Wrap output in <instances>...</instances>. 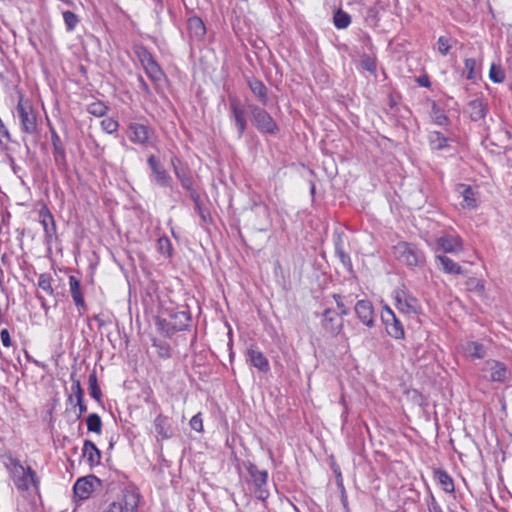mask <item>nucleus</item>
I'll use <instances>...</instances> for the list:
<instances>
[{"mask_svg": "<svg viewBox=\"0 0 512 512\" xmlns=\"http://www.w3.org/2000/svg\"><path fill=\"white\" fill-rule=\"evenodd\" d=\"M245 467L254 485V493L259 500L265 501L269 497L268 471L260 470L254 463L247 462Z\"/></svg>", "mask_w": 512, "mask_h": 512, "instance_id": "20e7f679", "label": "nucleus"}, {"mask_svg": "<svg viewBox=\"0 0 512 512\" xmlns=\"http://www.w3.org/2000/svg\"><path fill=\"white\" fill-rule=\"evenodd\" d=\"M5 467L8 470L13 482L15 481V479L20 477V475H22L26 471V467H24L18 459L11 457V456L8 458V461L5 463Z\"/></svg>", "mask_w": 512, "mask_h": 512, "instance_id": "473e14b6", "label": "nucleus"}, {"mask_svg": "<svg viewBox=\"0 0 512 512\" xmlns=\"http://www.w3.org/2000/svg\"><path fill=\"white\" fill-rule=\"evenodd\" d=\"M154 427L161 439H169L173 436L170 420L167 416L158 415L154 420Z\"/></svg>", "mask_w": 512, "mask_h": 512, "instance_id": "393cba45", "label": "nucleus"}, {"mask_svg": "<svg viewBox=\"0 0 512 512\" xmlns=\"http://www.w3.org/2000/svg\"><path fill=\"white\" fill-rule=\"evenodd\" d=\"M417 83L421 86V87H425V88H429L430 87V80L428 78V76H420L416 79Z\"/></svg>", "mask_w": 512, "mask_h": 512, "instance_id": "e2e57ef3", "label": "nucleus"}, {"mask_svg": "<svg viewBox=\"0 0 512 512\" xmlns=\"http://www.w3.org/2000/svg\"><path fill=\"white\" fill-rule=\"evenodd\" d=\"M101 127L106 133L113 134L117 132L119 123L113 118H105L101 121Z\"/></svg>", "mask_w": 512, "mask_h": 512, "instance_id": "603ef678", "label": "nucleus"}, {"mask_svg": "<svg viewBox=\"0 0 512 512\" xmlns=\"http://www.w3.org/2000/svg\"><path fill=\"white\" fill-rule=\"evenodd\" d=\"M71 381H72V385H71V391H72V394L69 395L68 397V401L70 403H73V399H74V396L75 398L77 399L78 397H84V391L81 387V383L78 379L75 378L74 374L72 373L71 374Z\"/></svg>", "mask_w": 512, "mask_h": 512, "instance_id": "de8ad7c7", "label": "nucleus"}, {"mask_svg": "<svg viewBox=\"0 0 512 512\" xmlns=\"http://www.w3.org/2000/svg\"><path fill=\"white\" fill-rule=\"evenodd\" d=\"M51 142L53 146L54 161L58 169L61 171H66L68 169V164L66 159L65 146L61 141L60 136L53 128H51Z\"/></svg>", "mask_w": 512, "mask_h": 512, "instance_id": "ddd939ff", "label": "nucleus"}, {"mask_svg": "<svg viewBox=\"0 0 512 512\" xmlns=\"http://www.w3.org/2000/svg\"><path fill=\"white\" fill-rule=\"evenodd\" d=\"M158 330L162 332L165 336L170 337L174 333L178 332L176 329L173 328V325L171 324L170 319L166 318H158L156 321Z\"/></svg>", "mask_w": 512, "mask_h": 512, "instance_id": "c03bdc74", "label": "nucleus"}, {"mask_svg": "<svg viewBox=\"0 0 512 512\" xmlns=\"http://www.w3.org/2000/svg\"><path fill=\"white\" fill-rule=\"evenodd\" d=\"M394 256L402 263L408 266H417L421 253L412 244L399 242L393 247Z\"/></svg>", "mask_w": 512, "mask_h": 512, "instance_id": "1a4fd4ad", "label": "nucleus"}, {"mask_svg": "<svg viewBox=\"0 0 512 512\" xmlns=\"http://www.w3.org/2000/svg\"><path fill=\"white\" fill-rule=\"evenodd\" d=\"M192 198L195 200L196 205H197V208H198V210H199V212H200V214H201L202 218L205 220V215L203 214L202 209H201V206H200V204H199V202H198V196H194V195L192 194Z\"/></svg>", "mask_w": 512, "mask_h": 512, "instance_id": "69168bd1", "label": "nucleus"}, {"mask_svg": "<svg viewBox=\"0 0 512 512\" xmlns=\"http://www.w3.org/2000/svg\"><path fill=\"white\" fill-rule=\"evenodd\" d=\"M170 162L174 172L175 169H182L185 167L177 156H173Z\"/></svg>", "mask_w": 512, "mask_h": 512, "instance_id": "680f3d73", "label": "nucleus"}, {"mask_svg": "<svg viewBox=\"0 0 512 512\" xmlns=\"http://www.w3.org/2000/svg\"><path fill=\"white\" fill-rule=\"evenodd\" d=\"M76 406L79 408V413L77 414L76 419H80L83 413L87 411V405L84 402V397H78L76 399Z\"/></svg>", "mask_w": 512, "mask_h": 512, "instance_id": "bf43d9fd", "label": "nucleus"}, {"mask_svg": "<svg viewBox=\"0 0 512 512\" xmlns=\"http://www.w3.org/2000/svg\"><path fill=\"white\" fill-rule=\"evenodd\" d=\"M394 299L396 307L403 313L417 314L421 309L418 299L404 290H396Z\"/></svg>", "mask_w": 512, "mask_h": 512, "instance_id": "9d476101", "label": "nucleus"}, {"mask_svg": "<svg viewBox=\"0 0 512 512\" xmlns=\"http://www.w3.org/2000/svg\"><path fill=\"white\" fill-rule=\"evenodd\" d=\"M333 298L336 302L337 308L340 310V314L347 316L350 314V308L347 306L353 303L352 295L342 296L340 294H334Z\"/></svg>", "mask_w": 512, "mask_h": 512, "instance_id": "4c0bfd02", "label": "nucleus"}, {"mask_svg": "<svg viewBox=\"0 0 512 512\" xmlns=\"http://www.w3.org/2000/svg\"><path fill=\"white\" fill-rule=\"evenodd\" d=\"M108 107L101 101H94L87 106V112L95 117H103Z\"/></svg>", "mask_w": 512, "mask_h": 512, "instance_id": "37998d69", "label": "nucleus"}, {"mask_svg": "<svg viewBox=\"0 0 512 512\" xmlns=\"http://www.w3.org/2000/svg\"><path fill=\"white\" fill-rule=\"evenodd\" d=\"M153 346L156 348V352L159 357L168 359L171 357L170 345L165 341H154Z\"/></svg>", "mask_w": 512, "mask_h": 512, "instance_id": "09e8293b", "label": "nucleus"}, {"mask_svg": "<svg viewBox=\"0 0 512 512\" xmlns=\"http://www.w3.org/2000/svg\"><path fill=\"white\" fill-rule=\"evenodd\" d=\"M169 319L173 328L179 331H185L190 327L192 321L190 312L187 309L184 310H171L169 312Z\"/></svg>", "mask_w": 512, "mask_h": 512, "instance_id": "dca6fc26", "label": "nucleus"}, {"mask_svg": "<svg viewBox=\"0 0 512 512\" xmlns=\"http://www.w3.org/2000/svg\"><path fill=\"white\" fill-rule=\"evenodd\" d=\"M82 455L87 459L90 466L100 464L101 452L91 440L84 441Z\"/></svg>", "mask_w": 512, "mask_h": 512, "instance_id": "5701e85b", "label": "nucleus"}, {"mask_svg": "<svg viewBox=\"0 0 512 512\" xmlns=\"http://www.w3.org/2000/svg\"><path fill=\"white\" fill-rule=\"evenodd\" d=\"M87 430L96 434L102 432V420L97 413H91L86 418Z\"/></svg>", "mask_w": 512, "mask_h": 512, "instance_id": "ea45409f", "label": "nucleus"}, {"mask_svg": "<svg viewBox=\"0 0 512 512\" xmlns=\"http://www.w3.org/2000/svg\"><path fill=\"white\" fill-rule=\"evenodd\" d=\"M335 254L339 258L342 265L348 270L352 271V261L348 253L345 252L343 239L337 235L334 241Z\"/></svg>", "mask_w": 512, "mask_h": 512, "instance_id": "a878e982", "label": "nucleus"}, {"mask_svg": "<svg viewBox=\"0 0 512 512\" xmlns=\"http://www.w3.org/2000/svg\"><path fill=\"white\" fill-rule=\"evenodd\" d=\"M93 480H97V478L95 476H90L78 479L73 487L75 496L80 500L89 498L93 492Z\"/></svg>", "mask_w": 512, "mask_h": 512, "instance_id": "aec40b11", "label": "nucleus"}, {"mask_svg": "<svg viewBox=\"0 0 512 512\" xmlns=\"http://www.w3.org/2000/svg\"><path fill=\"white\" fill-rule=\"evenodd\" d=\"M425 502L428 508V512H444L441 505L438 503L430 490Z\"/></svg>", "mask_w": 512, "mask_h": 512, "instance_id": "864d4df0", "label": "nucleus"}, {"mask_svg": "<svg viewBox=\"0 0 512 512\" xmlns=\"http://www.w3.org/2000/svg\"><path fill=\"white\" fill-rule=\"evenodd\" d=\"M13 483L19 491H28L31 486L38 489L39 480L36 477L35 471L31 467H26V471L15 479Z\"/></svg>", "mask_w": 512, "mask_h": 512, "instance_id": "f3484780", "label": "nucleus"}, {"mask_svg": "<svg viewBox=\"0 0 512 512\" xmlns=\"http://www.w3.org/2000/svg\"><path fill=\"white\" fill-rule=\"evenodd\" d=\"M11 166H12V169H13L14 173H17L19 167L15 165V162H14L13 159H11Z\"/></svg>", "mask_w": 512, "mask_h": 512, "instance_id": "774afa93", "label": "nucleus"}, {"mask_svg": "<svg viewBox=\"0 0 512 512\" xmlns=\"http://www.w3.org/2000/svg\"><path fill=\"white\" fill-rule=\"evenodd\" d=\"M354 311L359 321L368 328L375 326V311L371 301L362 299L354 305Z\"/></svg>", "mask_w": 512, "mask_h": 512, "instance_id": "9b49d317", "label": "nucleus"}, {"mask_svg": "<svg viewBox=\"0 0 512 512\" xmlns=\"http://www.w3.org/2000/svg\"><path fill=\"white\" fill-rule=\"evenodd\" d=\"M148 77L154 82H160L163 77V72L157 62L154 60L148 65L143 67Z\"/></svg>", "mask_w": 512, "mask_h": 512, "instance_id": "a19ab883", "label": "nucleus"}, {"mask_svg": "<svg viewBox=\"0 0 512 512\" xmlns=\"http://www.w3.org/2000/svg\"><path fill=\"white\" fill-rule=\"evenodd\" d=\"M26 358L28 359V361H31L34 364L39 365V362L37 360L33 359L27 352H26Z\"/></svg>", "mask_w": 512, "mask_h": 512, "instance_id": "338daca9", "label": "nucleus"}, {"mask_svg": "<svg viewBox=\"0 0 512 512\" xmlns=\"http://www.w3.org/2000/svg\"><path fill=\"white\" fill-rule=\"evenodd\" d=\"M381 320L382 323L385 326V330L387 334L396 339H404L405 337V331L403 324L401 321L396 317L392 309L388 306H385L382 313H381Z\"/></svg>", "mask_w": 512, "mask_h": 512, "instance_id": "0eeeda50", "label": "nucleus"}, {"mask_svg": "<svg viewBox=\"0 0 512 512\" xmlns=\"http://www.w3.org/2000/svg\"><path fill=\"white\" fill-rule=\"evenodd\" d=\"M481 373L484 379L491 382H505L510 374L504 363L494 359L484 362Z\"/></svg>", "mask_w": 512, "mask_h": 512, "instance_id": "423d86ee", "label": "nucleus"}, {"mask_svg": "<svg viewBox=\"0 0 512 512\" xmlns=\"http://www.w3.org/2000/svg\"><path fill=\"white\" fill-rule=\"evenodd\" d=\"M430 116L432 121L438 126H447L450 122L443 109L435 101L432 102Z\"/></svg>", "mask_w": 512, "mask_h": 512, "instance_id": "f704fd0d", "label": "nucleus"}, {"mask_svg": "<svg viewBox=\"0 0 512 512\" xmlns=\"http://www.w3.org/2000/svg\"><path fill=\"white\" fill-rule=\"evenodd\" d=\"M153 181L160 187L172 188L173 179L155 155L147 158Z\"/></svg>", "mask_w": 512, "mask_h": 512, "instance_id": "6e6552de", "label": "nucleus"}, {"mask_svg": "<svg viewBox=\"0 0 512 512\" xmlns=\"http://www.w3.org/2000/svg\"><path fill=\"white\" fill-rule=\"evenodd\" d=\"M137 81H138V87L141 89V91L147 95H151V90L141 75L137 76Z\"/></svg>", "mask_w": 512, "mask_h": 512, "instance_id": "052dcab7", "label": "nucleus"}, {"mask_svg": "<svg viewBox=\"0 0 512 512\" xmlns=\"http://www.w3.org/2000/svg\"><path fill=\"white\" fill-rule=\"evenodd\" d=\"M435 259L446 274L461 275L464 273L462 267L446 255L438 254L435 256Z\"/></svg>", "mask_w": 512, "mask_h": 512, "instance_id": "b1692460", "label": "nucleus"}, {"mask_svg": "<svg viewBox=\"0 0 512 512\" xmlns=\"http://www.w3.org/2000/svg\"><path fill=\"white\" fill-rule=\"evenodd\" d=\"M40 223L43 226L45 243L51 245L57 239L56 223L53 215L47 207H43L39 211Z\"/></svg>", "mask_w": 512, "mask_h": 512, "instance_id": "f8f14e48", "label": "nucleus"}, {"mask_svg": "<svg viewBox=\"0 0 512 512\" xmlns=\"http://www.w3.org/2000/svg\"><path fill=\"white\" fill-rule=\"evenodd\" d=\"M452 39L451 38H448L446 36H440L437 40V45H438V52L442 55V56H446L451 47H452Z\"/></svg>", "mask_w": 512, "mask_h": 512, "instance_id": "3c124183", "label": "nucleus"}, {"mask_svg": "<svg viewBox=\"0 0 512 512\" xmlns=\"http://www.w3.org/2000/svg\"><path fill=\"white\" fill-rule=\"evenodd\" d=\"M127 135L133 144L143 147L152 146L156 139L155 130L150 125L138 122L129 123Z\"/></svg>", "mask_w": 512, "mask_h": 512, "instance_id": "7ed1b4c3", "label": "nucleus"}, {"mask_svg": "<svg viewBox=\"0 0 512 512\" xmlns=\"http://www.w3.org/2000/svg\"><path fill=\"white\" fill-rule=\"evenodd\" d=\"M188 30L192 37L200 40L206 34V27L203 20L198 16H193L188 19Z\"/></svg>", "mask_w": 512, "mask_h": 512, "instance_id": "cd10ccee", "label": "nucleus"}, {"mask_svg": "<svg viewBox=\"0 0 512 512\" xmlns=\"http://www.w3.org/2000/svg\"><path fill=\"white\" fill-rule=\"evenodd\" d=\"M157 250L165 257H171L172 255V243L168 237L162 236L157 241Z\"/></svg>", "mask_w": 512, "mask_h": 512, "instance_id": "49530a36", "label": "nucleus"}, {"mask_svg": "<svg viewBox=\"0 0 512 512\" xmlns=\"http://www.w3.org/2000/svg\"><path fill=\"white\" fill-rule=\"evenodd\" d=\"M66 31L73 32L80 22V18L72 11L66 10L62 12Z\"/></svg>", "mask_w": 512, "mask_h": 512, "instance_id": "79ce46f5", "label": "nucleus"}, {"mask_svg": "<svg viewBox=\"0 0 512 512\" xmlns=\"http://www.w3.org/2000/svg\"><path fill=\"white\" fill-rule=\"evenodd\" d=\"M437 251L455 253L462 250V242L459 237L444 235L437 239Z\"/></svg>", "mask_w": 512, "mask_h": 512, "instance_id": "6ab92c4d", "label": "nucleus"}, {"mask_svg": "<svg viewBox=\"0 0 512 512\" xmlns=\"http://www.w3.org/2000/svg\"><path fill=\"white\" fill-rule=\"evenodd\" d=\"M229 110H230V118L234 121V124L237 129L238 139H241L244 135L248 122H247V111L242 104L241 101L236 96H229Z\"/></svg>", "mask_w": 512, "mask_h": 512, "instance_id": "39448f33", "label": "nucleus"}, {"mask_svg": "<svg viewBox=\"0 0 512 512\" xmlns=\"http://www.w3.org/2000/svg\"><path fill=\"white\" fill-rule=\"evenodd\" d=\"M470 119L474 122L484 119L488 113V105L482 99L471 100L467 105Z\"/></svg>", "mask_w": 512, "mask_h": 512, "instance_id": "412c9836", "label": "nucleus"}, {"mask_svg": "<svg viewBox=\"0 0 512 512\" xmlns=\"http://www.w3.org/2000/svg\"><path fill=\"white\" fill-rule=\"evenodd\" d=\"M465 353L473 359H482L486 356V348L483 344L472 341L466 344Z\"/></svg>", "mask_w": 512, "mask_h": 512, "instance_id": "72a5a7b5", "label": "nucleus"}, {"mask_svg": "<svg viewBox=\"0 0 512 512\" xmlns=\"http://www.w3.org/2000/svg\"><path fill=\"white\" fill-rule=\"evenodd\" d=\"M136 54H137L143 67L148 65V63H151L155 60L154 57L152 56V54L144 47L138 48V50L136 51Z\"/></svg>", "mask_w": 512, "mask_h": 512, "instance_id": "5fc2aeb1", "label": "nucleus"}, {"mask_svg": "<svg viewBox=\"0 0 512 512\" xmlns=\"http://www.w3.org/2000/svg\"><path fill=\"white\" fill-rule=\"evenodd\" d=\"M190 427L197 431V432H201L203 431V420H202V417H201V414L198 413L196 415H194L191 420H190Z\"/></svg>", "mask_w": 512, "mask_h": 512, "instance_id": "6e6d98bb", "label": "nucleus"}, {"mask_svg": "<svg viewBox=\"0 0 512 512\" xmlns=\"http://www.w3.org/2000/svg\"><path fill=\"white\" fill-rule=\"evenodd\" d=\"M323 327L333 335H337L340 333L343 323L338 319V313L331 308H327L324 310L322 314Z\"/></svg>", "mask_w": 512, "mask_h": 512, "instance_id": "2eb2a0df", "label": "nucleus"}, {"mask_svg": "<svg viewBox=\"0 0 512 512\" xmlns=\"http://www.w3.org/2000/svg\"><path fill=\"white\" fill-rule=\"evenodd\" d=\"M69 291L79 314L83 315L84 312L87 311V305L85 303L80 279L74 275L69 276Z\"/></svg>", "mask_w": 512, "mask_h": 512, "instance_id": "4468645a", "label": "nucleus"}, {"mask_svg": "<svg viewBox=\"0 0 512 512\" xmlns=\"http://www.w3.org/2000/svg\"><path fill=\"white\" fill-rule=\"evenodd\" d=\"M103 512H123V509L121 506H117L115 503H113L107 510Z\"/></svg>", "mask_w": 512, "mask_h": 512, "instance_id": "0e129e2a", "label": "nucleus"}, {"mask_svg": "<svg viewBox=\"0 0 512 512\" xmlns=\"http://www.w3.org/2000/svg\"><path fill=\"white\" fill-rule=\"evenodd\" d=\"M434 479L446 493H453L455 491L453 479L445 470H434Z\"/></svg>", "mask_w": 512, "mask_h": 512, "instance_id": "c85d7f7f", "label": "nucleus"}, {"mask_svg": "<svg viewBox=\"0 0 512 512\" xmlns=\"http://www.w3.org/2000/svg\"><path fill=\"white\" fill-rule=\"evenodd\" d=\"M382 10L379 5H377V1L374 5L367 7L363 12L362 16L365 24L368 27L375 28L378 26L380 21L379 11Z\"/></svg>", "mask_w": 512, "mask_h": 512, "instance_id": "bb28decb", "label": "nucleus"}, {"mask_svg": "<svg viewBox=\"0 0 512 512\" xmlns=\"http://www.w3.org/2000/svg\"><path fill=\"white\" fill-rule=\"evenodd\" d=\"M16 113L20 121L21 131L29 135L36 134L38 130L37 116L31 101L20 96Z\"/></svg>", "mask_w": 512, "mask_h": 512, "instance_id": "f257e3e1", "label": "nucleus"}, {"mask_svg": "<svg viewBox=\"0 0 512 512\" xmlns=\"http://www.w3.org/2000/svg\"><path fill=\"white\" fill-rule=\"evenodd\" d=\"M489 78L494 83H502L505 79V72L501 65L492 63L489 70Z\"/></svg>", "mask_w": 512, "mask_h": 512, "instance_id": "a18cd8bd", "label": "nucleus"}, {"mask_svg": "<svg viewBox=\"0 0 512 512\" xmlns=\"http://www.w3.org/2000/svg\"><path fill=\"white\" fill-rule=\"evenodd\" d=\"M175 175L184 189L192 191L193 177L186 166L182 169H175Z\"/></svg>", "mask_w": 512, "mask_h": 512, "instance_id": "e433bc0d", "label": "nucleus"}, {"mask_svg": "<svg viewBox=\"0 0 512 512\" xmlns=\"http://www.w3.org/2000/svg\"><path fill=\"white\" fill-rule=\"evenodd\" d=\"M463 75L466 79L476 82L480 78L478 63L474 58H466L464 60Z\"/></svg>", "mask_w": 512, "mask_h": 512, "instance_id": "7c9ffc66", "label": "nucleus"}, {"mask_svg": "<svg viewBox=\"0 0 512 512\" xmlns=\"http://www.w3.org/2000/svg\"><path fill=\"white\" fill-rule=\"evenodd\" d=\"M377 5H379L382 10L390 7L397 9L399 7V0H377Z\"/></svg>", "mask_w": 512, "mask_h": 512, "instance_id": "4d7b16f0", "label": "nucleus"}, {"mask_svg": "<svg viewBox=\"0 0 512 512\" xmlns=\"http://www.w3.org/2000/svg\"><path fill=\"white\" fill-rule=\"evenodd\" d=\"M52 278L49 274L43 273L38 278V287L41 288L46 293L52 295L53 288L51 285Z\"/></svg>", "mask_w": 512, "mask_h": 512, "instance_id": "8fccbe9b", "label": "nucleus"}, {"mask_svg": "<svg viewBox=\"0 0 512 512\" xmlns=\"http://www.w3.org/2000/svg\"><path fill=\"white\" fill-rule=\"evenodd\" d=\"M0 339H1L3 346L10 347L12 345V341H11V337H10V333H9L8 329L4 328L0 331Z\"/></svg>", "mask_w": 512, "mask_h": 512, "instance_id": "13d9d810", "label": "nucleus"}, {"mask_svg": "<svg viewBox=\"0 0 512 512\" xmlns=\"http://www.w3.org/2000/svg\"><path fill=\"white\" fill-rule=\"evenodd\" d=\"M458 191L463 197V207L474 209L477 207L475 192L470 185L459 184Z\"/></svg>", "mask_w": 512, "mask_h": 512, "instance_id": "c756f323", "label": "nucleus"}, {"mask_svg": "<svg viewBox=\"0 0 512 512\" xmlns=\"http://www.w3.org/2000/svg\"><path fill=\"white\" fill-rule=\"evenodd\" d=\"M429 145L433 150H443L449 147L448 138L439 131H432L428 135Z\"/></svg>", "mask_w": 512, "mask_h": 512, "instance_id": "2f4dec72", "label": "nucleus"}, {"mask_svg": "<svg viewBox=\"0 0 512 512\" xmlns=\"http://www.w3.org/2000/svg\"><path fill=\"white\" fill-rule=\"evenodd\" d=\"M89 394L96 401L100 402L102 397L101 389L98 385L96 372L93 371L88 378Z\"/></svg>", "mask_w": 512, "mask_h": 512, "instance_id": "58836bf2", "label": "nucleus"}, {"mask_svg": "<svg viewBox=\"0 0 512 512\" xmlns=\"http://www.w3.org/2000/svg\"><path fill=\"white\" fill-rule=\"evenodd\" d=\"M333 24L337 29H346L351 24V16L339 8L333 15Z\"/></svg>", "mask_w": 512, "mask_h": 512, "instance_id": "c9c22d12", "label": "nucleus"}, {"mask_svg": "<svg viewBox=\"0 0 512 512\" xmlns=\"http://www.w3.org/2000/svg\"><path fill=\"white\" fill-rule=\"evenodd\" d=\"M247 361H249L250 364L257 368L260 372L267 373L270 371V364L268 359L259 350L250 348L247 351Z\"/></svg>", "mask_w": 512, "mask_h": 512, "instance_id": "4be33fe9", "label": "nucleus"}, {"mask_svg": "<svg viewBox=\"0 0 512 512\" xmlns=\"http://www.w3.org/2000/svg\"><path fill=\"white\" fill-rule=\"evenodd\" d=\"M247 84L251 92L258 99V101L263 105L267 106L269 103L268 98V89L266 85L259 79L255 77H250L247 80Z\"/></svg>", "mask_w": 512, "mask_h": 512, "instance_id": "a211bd4d", "label": "nucleus"}, {"mask_svg": "<svg viewBox=\"0 0 512 512\" xmlns=\"http://www.w3.org/2000/svg\"><path fill=\"white\" fill-rule=\"evenodd\" d=\"M247 109L253 124L261 133L274 135L279 131L277 123L264 108L248 104Z\"/></svg>", "mask_w": 512, "mask_h": 512, "instance_id": "f03ea898", "label": "nucleus"}]
</instances>
